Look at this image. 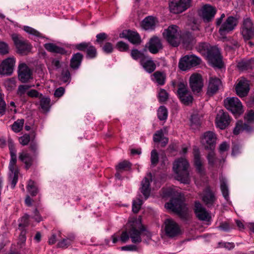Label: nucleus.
I'll return each instance as SVG.
<instances>
[{
	"instance_id": "nucleus-1",
	"label": "nucleus",
	"mask_w": 254,
	"mask_h": 254,
	"mask_svg": "<svg viewBox=\"0 0 254 254\" xmlns=\"http://www.w3.org/2000/svg\"><path fill=\"white\" fill-rule=\"evenodd\" d=\"M145 231V228L140 221L136 219L129 221L127 224V230L122 232L120 240L126 243L130 237L132 243H139L142 241L141 234Z\"/></svg>"
},
{
	"instance_id": "nucleus-2",
	"label": "nucleus",
	"mask_w": 254,
	"mask_h": 254,
	"mask_svg": "<svg viewBox=\"0 0 254 254\" xmlns=\"http://www.w3.org/2000/svg\"><path fill=\"white\" fill-rule=\"evenodd\" d=\"M195 49L201 55L206 57L214 66L219 68L223 66L222 58L220 51L216 46H210L207 43L202 42L199 43Z\"/></svg>"
},
{
	"instance_id": "nucleus-3",
	"label": "nucleus",
	"mask_w": 254,
	"mask_h": 254,
	"mask_svg": "<svg viewBox=\"0 0 254 254\" xmlns=\"http://www.w3.org/2000/svg\"><path fill=\"white\" fill-rule=\"evenodd\" d=\"M8 146L10 156V159L8 165V169L10 171L9 179L10 182L11 188L13 189L15 188L18 181L19 170L16 165L17 151L15 147L14 143L11 138L8 140Z\"/></svg>"
},
{
	"instance_id": "nucleus-4",
	"label": "nucleus",
	"mask_w": 254,
	"mask_h": 254,
	"mask_svg": "<svg viewBox=\"0 0 254 254\" xmlns=\"http://www.w3.org/2000/svg\"><path fill=\"white\" fill-rule=\"evenodd\" d=\"M225 17V14L222 13L215 22L216 26L219 27L218 32L223 39L227 38L226 35L234 31L238 24L237 18L233 16H229L223 21Z\"/></svg>"
},
{
	"instance_id": "nucleus-5",
	"label": "nucleus",
	"mask_w": 254,
	"mask_h": 254,
	"mask_svg": "<svg viewBox=\"0 0 254 254\" xmlns=\"http://www.w3.org/2000/svg\"><path fill=\"white\" fill-rule=\"evenodd\" d=\"M189 167L188 161L184 158L177 159L173 163V168L176 174V179L183 184H188L190 182Z\"/></svg>"
},
{
	"instance_id": "nucleus-6",
	"label": "nucleus",
	"mask_w": 254,
	"mask_h": 254,
	"mask_svg": "<svg viewBox=\"0 0 254 254\" xmlns=\"http://www.w3.org/2000/svg\"><path fill=\"white\" fill-rule=\"evenodd\" d=\"M165 206L166 208L177 213L182 220L186 221L189 219L190 216L188 213V208L181 198H173Z\"/></svg>"
},
{
	"instance_id": "nucleus-7",
	"label": "nucleus",
	"mask_w": 254,
	"mask_h": 254,
	"mask_svg": "<svg viewBox=\"0 0 254 254\" xmlns=\"http://www.w3.org/2000/svg\"><path fill=\"white\" fill-rule=\"evenodd\" d=\"M164 39L173 47L179 46L181 41V34L178 26L171 25L163 32Z\"/></svg>"
},
{
	"instance_id": "nucleus-8",
	"label": "nucleus",
	"mask_w": 254,
	"mask_h": 254,
	"mask_svg": "<svg viewBox=\"0 0 254 254\" xmlns=\"http://www.w3.org/2000/svg\"><path fill=\"white\" fill-rule=\"evenodd\" d=\"M201 62V60L200 58L194 55H188L181 59L179 67L181 70L186 71L200 64Z\"/></svg>"
},
{
	"instance_id": "nucleus-9",
	"label": "nucleus",
	"mask_w": 254,
	"mask_h": 254,
	"mask_svg": "<svg viewBox=\"0 0 254 254\" xmlns=\"http://www.w3.org/2000/svg\"><path fill=\"white\" fill-rule=\"evenodd\" d=\"M11 38L18 53L26 55L30 51L32 48L31 45L20 35L13 34L11 35Z\"/></svg>"
},
{
	"instance_id": "nucleus-10",
	"label": "nucleus",
	"mask_w": 254,
	"mask_h": 254,
	"mask_svg": "<svg viewBox=\"0 0 254 254\" xmlns=\"http://www.w3.org/2000/svg\"><path fill=\"white\" fill-rule=\"evenodd\" d=\"M191 2L192 0H170V12L175 14L183 12L191 6Z\"/></svg>"
},
{
	"instance_id": "nucleus-11",
	"label": "nucleus",
	"mask_w": 254,
	"mask_h": 254,
	"mask_svg": "<svg viewBox=\"0 0 254 254\" xmlns=\"http://www.w3.org/2000/svg\"><path fill=\"white\" fill-rule=\"evenodd\" d=\"M224 105L234 114L240 115L243 112L242 104L237 97L227 98L224 100Z\"/></svg>"
},
{
	"instance_id": "nucleus-12",
	"label": "nucleus",
	"mask_w": 254,
	"mask_h": 254,
	"mask_svg": "<svg viewBox=\"0 0 254 254\" xmlns=\"http://www.w3.org/2000/svg\"><path fill=\"white\" fill-rule=\"evenodd\" d=\"M241 33L245 41H249L254 37V25L250 18L244 19Z\"/></svg>"
},
{
	"instance_id": "nucleus-13",
	"label": "nucleus",
	"mask_w": 254,
	"mask_h": 254,
	"mask_svg": "<svg viewBox=\"0 0 254 254\" xmlns=\"http://www.w3.org/2000/svg\"><path fill=\"white\" fill-rule=\"evenodd\" d=\"M216 135L211 131L204 132L201 138V143L205 149L214 150L216 144Z\"/></svg>"
},
{
	"instance_id": "nucleus-14",
	"label": "nucleus",
	"mask_w": 254,
	"mask_h": 254,
	"mask_svg": "<svg viewBox=\"0 0 254 254\" xmlns=\"http://www.w3.org/2000/svg\"><path fill=\"white\" fill-rule=\"evenodd\" d=\"M164 230L166 236L173 238L181 233L179 225L173 219H167L164 222Z\"/></svg>"
},
{
	"instance_id": "nucleus-15",
	"label": "nucleus",
	"mask_w": 254,
	"mask_h": 254,
	"mask_svg": "<svg viewBox=\"0 0 254 254\" xmlns=\"http://www.w3.org/2000/svg\"><path fill=\"white\" fill-rule=\"evenodd\" d=\"M75 49L86 52V57L88 59H94L97 57V49L90 42H81L74 45Z\"/></svg>"
},
{
	"instance_id": "nucleus-16",
	"label": "nucleus",
	"mask_w": 254,
	"mask_h": 254,
	"mask_svg": "<svg viewBox=\"0 0 254 254\" xmlns=\"http://www.w3.org/2000/svg\"><path fill=\"white\" fill-rule=\"evenodd\" d=\"M178 96L181 101L185 105H189L193 101V97L189 91L187 85L180 82L178 84Z\"/></svg>"
},
{
	"instance_id": "nucleus-17",
	"label": "nucleus",
	"mask_w": 254,
	"mask_h": 254,
	"mask_svg": "<svg viewBox=\"0 0 254 254\" xmlns=\"http://www.w3.org/2000/svg\"><path fill=\"white\" fill-rule=\"evenodd\" d=\"M231 118L227 112L223 110L218 112L215 119V124L217 127L224 129L229 126Z\"/></svg>"
},
{
	"instance_id": "nucleus-18",
	"label": "nucleus",
	"mask_w": 254,
	"mask_h": 254,
	"mask_svg": "<svg viewBox=\"0 0 254 254\" xmlns=\"http://www.w3.org/2000/svg\"><path fill=\"white\" fill-rule=\"evenodd\" d=\"M189 83L190 87L194 93H199L201 91L203 83L200 74H192L190 77Z\"/></svg>"
},
{
	"instance_id": "nucleus-19",
	"label": "nucleus",
	"mask_w": 254,
	"mask_h": 254,
	"mask_svg": "<svg viewBox=\"0 0 254 254\" xmlns=\"http://www.w3.org/2000/svg\"><path fill=\"white\" fill-rule=\"evenodd\" d=\"M15 62L13 58H8L4 60L0 65V74L1 75H11L13 71Z\"/></svg>"
},
{
	"instance_id": "nucleus-20",
	"label": "nucleus",
	"mask_w": 254,
	"mask_h": 254,
	"mask_svg": "<svg viewBox=\"0 0 254 254\" xmlns=\"http://www.w3.org/2000/svg\"><path fill=\"white\" fill-rule=\"evenodd\" d=\"M120 37L127 39L131 43L134 45H139L141 42L139 34L136 31L130 30H124L120 34Z\"/></svg>"
},
{
	"instance_id": "nucleus-21",
	"label": "nucleus",
	"mask_w": 254,
	"mask_h": 254,
	"mask_svg": "<svg viewBox=\"0 0 254 254\" xmlns=\"http://www.w3.org/2000/svg\"><path fill=\"white\" fill-rule=\"evenodd\" d=\"M216 13V8L207 4L203 5L201 9V16L204 21L206 22L211 21L214 18Z\"/></svg>"
},
{
	"instance_id": "nucleus-22",
	"label": "nucleus",
	"mask_w": 254,
	"mask_h": 254,
	"mask_svg": "<svg viewBox=\"0 0 254 254\" xmlns=\"http://www.w3.org/2000/svg\"><path fill=\"white\" fill-rule=\"evenodd\" d=\"M201 198L202 201L207 207L213 206L216 200L215 194L209 187H207L204 189Z\"/></svg>"
},
{
	"instance_id": "nucleus-23",
	"label": "nucleus",
	"mask_w": 254,
	"mask_h": 254,
	"mask_svg": "<svg viewBox=\"0 0 254 254\" xmlns=\"http://www.w3.org/2000/svg\"><path fill=\"white\" fill-rule=\"evenodd\" d=\"M194 211L196 217L200 220L207 221L210 218L209 213L199 201L195 202Z\"/></svg>"
},
{
	"instance_id": "nucleus-24",
	"label": "nucleus",
	"mask_w": 254,
	"mask_h": 254,
	"mask_svg": "<svg viewBox=\"0 0 254 254\" xmlns=\"http://www.w3.org/2000/svg\"><path fill=\"white\" fill-rule=\"evenodd\" d=\"M147 176L144 177L141 181L140 188V191L145 199H147L150 194V183L152 182L151 173H148Z\"/></svg>"
},
{
	"instance_id": "nucleus-25",
	"label": "nucleus",
	"mask_w": 254,
	"mask_h": 254,
	"mask_svg": "<svg viewBox=\"0 0 254 254\" xmlns=\"http://www.w3.org/2000/svg\"><path fill=\"white\" fill-rule=\"evenodd\" d=\"M18 78L23 83L31 78V72L25 64H21L18 67Z\"/></svg>"
},
{
	"instance_id": "nucleus-26",
	"label": "nucleus",
	"mask_w": 254,
	"mask_h": 254,
	"mask_svg": "<svg viewBox=\"0 0 254 254\" xmlns=\"http://www.w3.org/2000/svg\"><path fill=\"white\" fill-rule=\"evenodd\" d=\"M249 90V84L248 81L246 80H241L236 86L237 94L240 97L247 96Z\"/></svg>"
},
{
	"instance_id": "nucleus-27",
	"label": "nucleus",
	"mask_w": 254,
	"mask_h": 254,
	"mask_svg": "<svg viewBox=\"0 0 254 254\" xmlns=\"http://www.w3.org/2000/svg\"><path fill=\"white\" fill-rule=\"evenodd\" d=\"M193 154L194 156V165L197 171L200 174H203L204 172V169L202 165L199 149L197 147L194 146L193 147Z\"/></svg>"
},
{
	"instance_id": "nucleus-28",
	"label": "nucleus",
	"mask_w": 254,
	"mask_h": 254,
	"mask_svg": "<svg viewBox=\"0 0 254 254\" xmlns=\"http://www.w3.org/2000/svg\"><path fill=\"white\" fill-rule=\"evenodd\" d=\"M221 84V81L219 78L216 77L210 78L207 94L209 96H212L216 93Z\"/></svg>"
},
{
	"instance_id": "nucleus-29",
	"label": "nucleus",
	"mask_w": 254,
	"mask_h": 254,
	"mask_svg": "<svg viewBox=\"0 0 254 254\" xmlns=\"http://www.w3.org/2000/svg\"><path fill=\"white\" fill-rule=\"evenodd\" d=\"M157 22L156 18L152 16H148L142 21L141 26L145 30H152L155 29Z\"/></svg>"
},
{
	"instance_id": "nucleus-30",
	"label": "nucleus",
	"mask_w": 254,
	"mask_h": 254,
	"mask_svg": "<svg viewBox=\"0 0 254 254\" xmlns=\"http://www.w3.org/2000/svg\"><path fill=\"white\" fill-rule=\"evenodd\" d=\"M18 158L24 164L26 170H28L33 165L34 161V158L25 151L20 152Z\"/></svg>"
},
{
	"instance_id": "nucleus-31",
	"label": "nucleus",
	"mask_w": 254,
	"mask_h": 254,
	"mask_svg": "<svg viewBox=\"0 0 254 254\" xmlns=\"http://www.w3.org/2000/svg\"><path fill=\"white\" fill-rule=\"evenodd\" d=\"M162 49L160 39L157 37H153L149 41L148 50L152 54H156Z\"/></svg>"
},
{
	"instance_id": "nucleus-32",
	"label": "nucleus",
	"mask_w": 254,
	"mask_h": 254,
	"mask_svg": "<svg viewBox=\"0 0 254 254\" xmlns=\"http://www.w3.org/2000/svg\"><path fill=\"white\" fill-rule=\"evenodd\" d=\"M140 64L148 73L153 72L156 69V64L151 58L146 57L144 59L140 61Z\"/></svg>"
},
{
	"instance_id": "nucleus-33",
	"label": "nucleus",
	"mask_w": 254,
	"mask_h": 254,
	"mask_svg": "<svg viewBox=\"0 0 254 254\" xmlns=\"http://www.w3.org/2000/svg\"><path fill=\"white\" fill-rule=\"evenodd\" d=\"M244 130L250 132L252 130V128L248 124L244 123L242 121H238L233 129V133L238 135Z\"/></svg>"
},
{
	"instance_id": "nucleus-34",
	"label": "nucleus",
	"mask_w": 254,
	"mask_h": 254,
	"mask_svg": "<svg viewBox=\"0 0 254 254\" xmlns=\"http://www.w3.org/2000/svg\"><path fill=\"white\" fill-rule=\"evenodd\" d=\"M83 56L80 53H76L74 54L70 61V66L73 69H78L83 60Z\"/></svg>"
},
{
	"instance_id": "nucleus-35",
	"label": "nucleus",
	"mask_w": 254,
	"mask_h": 254,
	"mask_svg": "<svg viewBox=\"0 0 254 254\" xmlns=\"http://www.w3.org/2000/svg\"><path fill=\"white\" fill-rule=\"evenodd\" d=\"M44 46L47 51L51 53L64 55L66 52L64 48L58 46L53 43H46L44 44Z\"/></svg>"
},
{
	"instance_id": "nucleus-36",
	"label": "nucleus",
	"mask_w": 254,
	"mask_h": 254,
	"mask_svg": "<svg viewBox=\"0 0 254 254\" xmlns=\"http://www.w3.org/2000/svg\"><path fill=\"white\" fill-rule=\"evenodd\" d=\"M166 74L164 72L160 71H155L152 75V80L158 85H163L166 82Z\"/></svg>"
},
{
	"instance_id": "nucleus-37",
	"label": "nucleus",
	"mask_w": 254,
	"mask_h": 254,
	"mask_svg": "<svg viewBox=\"0 0 254 254\" xmlns=\"http://www.w3.org/2000/svg\"><path fill=\"white\" fill-rule=\"evenodd\" d=\"M196 41L190 32H187L183 36V43L187 48H190Z\"/></svg>"
},
{
	"instance_id": "nucleus-38",
	"label": "nucleus",
	"mask_w": 254,
	"mask_h": 254,
	"mask_svg": "<svg viewBox=\"0 0 254 254\" xmlns=\"http://www.w3.org/2000/svg\"><path fill=\"white\" fill-rule=\"evenodd\" d=\"M26 188L28 192L32 196H36L39 192V189L36 183L32 180L28 181Z\"/></svg>"
},
{
	"instance_id": "nucleus-39",
	"label": "nucleus",
	"mask_w": 254,
	"mask_h": 254,
	"mask_svg": "<svg viewBox=\"0 0 254 254\" xmlns=\"http://www.w3.org/2000/svg\"><path fill=\"white\" fill-rule=\"evenodd\" d=\"M74 239L75 237L74 235L69 236L66 238H64L58 242L57 247L62 249H66L72 244Z\"/></svg>"
},
{
	"instance_id": "nucleus-40",
	"label": "nucleus",
	"mask_w": 254,
	"mask_h": 254,
	"mask_svg": "<svg viewBox=\"0 0 254 254\" xmlns=\"http://www.w3.org/2000/svg\"><path fill=\"white\" fill-rule=\"evenodd\" d=\"M131 163L127 160H124L120 162L116 166V170L119 171H130L131 168Z\"/></svg>"
},
{
	"instance_id": "nucleus-41",
	"label": "nucleus",
	"mask_w": 254,
	"mask_h": 254,
	"mask_svg": "<svg viewBox=\"0 0 254 254\" xmlns=\"http://www.w3.org/2000/svg\"><path fill=\"white\" fill-rule=\"evenodd\" d=\"M252 63L250 61H241L237 64L238 68L241 71L247 70L252 69Z\"/></svg>"
},
{
	"instance_id": "nucleus-42",
	"label": "nucleus",
	"mask_w": 254,
	"mask_h": 254,
	"mask_svg": "<svg viewBox=\"0 0 254 254\" xmlns=\"http://www.w3.org/2000/svg\"><path fill=\"white\" fill-rule=\"evenodd\" d=\"M157 116L160 121H166L168 117V110L164 106H161L157 111Z\"/></svg>"
},
{
	"instance_id": "nucleus-43",
	"label": "nucleus",
	"mask_w": 254,
	"mask_h": 254,
	"mask_svg": "<svg viewBox=\"0 0 254 254\" xmlns=\"http://www.w3.org/2000/svg\"><path fill=\"white\" fill-rule=\"evenodd\" d=\"M24 123V119H18L11 125V129L15 133L22 130Z\"/></svg>"
},
{
	"instance_id": "nucleus-44",
	"label": "nucleus",
	"mask_w": 254,
	"mask_h": 254,
	"mask_svg": "<svg viewBox=\"0 0 254 254\" xmlns=\"http://www.w3.org/2000/svg\"><path fill=\"white\" fill-rule=\"evenodd\" d=\"M220 189L223 197L226 200L228 201L229 199V190L225 181H221Z\"/></svg>"
},
{
	"instance_id": "nucleus-45",
	"label": "nucleus",
	"mask_w": 254,
	"mask_h": 254,
	"mask_svg": "<svg viewBox=\"0 0 254 254\" xmlns=\"http://www.w3.org/2000/svg\"><path fill=\"white\" fill-rule=\"evenodd\" d=\"M207 159L209 167L213 168L215 166L217 158L214 150L211 151L207 155Z\"/></svg>"
},
{
	"instance_id": "nucleus-46",
	"label": "nucleus",
	"mask_w": 254,
	"mask_h": 254,
	"mask_svg": "<svg viewBox=\"0 0 254 254\" xmlns=\"http://www.w3.org/2000/svg\"><path fill=\"white\" fill-rule=\"evenodd\" d=\"M131 56L134 60H140L141 61L142 59H144L147 56L143 53L137 49H133L131 51Z\"/></svg>"
},
{
	"instance_id": "nucleus-47",
	"label": "nucleus",
	"mask_w": 254,
	"mask_h": 254,
	"mask_svg": "<svg viewBox=\"0 0 254 254\" xmlns=\"http://www.w3.org/2000/svg\"><path fill=\"white\" fill-rule=\"evenodd\" d=\"M159 101L161 103L166 102L169 98V94L164 89H160L158 94Z\"/></svg>"
},
{
	"instance_id": "nucleus-48",
	"label": "nucleus",
	"mask_w": 254,
	"mask_h": 254,
	"mask_svg": "<svg viewBox=\"0 0 254 254\" xmlns=\"http://www.w3.org/2000/svg\"><path fill=\"white\" fill-rule=\"evenodd\" d=\"M62 237V233L60 231H55L52 232L51 236L49 238L48 243L50 245L54 244L57 240V237Z\"/></svg>"
},
{
	"instance_id": "nucleus-49",
	"label": "nucleus",
	"mask_w": 254,
	"mask_h": 254,
	"mask_svg": "<svg viewBox=\"0 0 254 254\" xmlns=\"http://www.w3.org/2000/svg\"><path fill=\"white\" fill-rule=\"evenodd\" d=\"M51 100L49 98H43L40 100V106L41 108L46 111L49 110Z\"/></svg>"
},
{
	"instance_id": "nucleus-50",
	"label": "nucleus",
	"mask_w": 254,
	"mask_h": 254,
	"mask_svg": "<svg viewBox=\"0 0 254 254\" xmlns=\"http://www.w3.org/2000/svg\"><path fill=\"white\" fill-rule=\"evenodd\" d=\"M142 204V201L139 198L133 200L132 205V210L134 213H137L139 211L141 206Z\"/></svg>"
},
{
	"instance_id": "nucleus-51",
	"label": "nucleus",
	"mask_w": 254,
	"mask_h": 254,
	"mask_svg": "<svg viewBox=\"0 0 254 254\" xmlns=\"http://www.w3.org/2000/svg\"><path fill=\"white\" fill-rule=\"evenodd\" d=\"M96 40L95 42L102 46L104 41L107 40L108 36V35L104 32L100 33L98 34L96 36Z\"/></svg>"
},
{
	"instance_id": "nucleus-52",
	"label": "nucleus",
	"mask_w": 254,
	"mask_h": 254,
	"mask_svg": "<svg viewBox=\"0 0 254 254\" xmlns=\"http://www.w3.org/2000/svg\"><path fill=\"white\" fill-rule=\"evenodd\" d=\"M151 163L152 167L155 166L159 160L158 154L156 150H153L151 152Z\"/></svg>"
},
{
	"instance_id": "nucleus-53",
	"label": "nucleus",
	"mask_w": 254,
	"mask_h": 254,
	"mask_svg": "<svg viewBox=\"0 0 254 254\" xmlns=\"http://www.w3.org/2000/svg\"><path fill=\"white\" fill-rule=\"evenodd\" d=\"M61 80L64 83L70 81V73L68 69L63 70L61 75Z\"/></svg>"
},
{
	"instance_id": "nucleus-54",
	"label": "nucleus",
	"mask_w": 254,
	"mask_h": 254,
	"mask_svg": "<svg viewBox=\"0 0 254 254\" xmlns=\"http://www.w3.org/2000/svg\"><path fill=\"white\" fill-rule=\"evenodd\" d=\"M24 30L27 33L35 36L36 37H41V34L37 31L36 29L29 27V26H24Z\"/></svg>"
},
{
	"instance_id": "nucleus-55",
	"label": "nucleus",
	"mask_w": 254,
	"mask_h": 254,
	"mask_svg": "<svg viewBox=\"0 0 254 254\" xmlns=\"http://www.w3.org/2000/svg\"><path fill=\"white\" fill-rule=\"evenodd\" d=\"M30 137L28 134H24L18 138V141L22 145L26 146L30 142Z\"/></svg>"
},
{
	"instance_id": "nucleus-56",
	"label": "nucleus",
	"mask_w": 254,
	"mask_h": 254,
	"mask_svg": "<svg viewBox=\"0 0 254 254\" xmlns=\"http://www.w3.org/2000/svg\"><path fill=\"white\" fill-rule=\"evenodd\" d=\"M116 47L121 52H126L128 50V44L123 41L117 42Z\"/></svg>"
},
{
	"instance_id": "nucleus-57",
	"label": "nucleus",
	"mask_w": 254,
	"mask_h": 254,
	"mask_svg": "<svg viewBox=\"0 0 254 254\" xmlns=\"http://www.w3.org/2000/svg\"><path fill=\"white\" fill-rule=\"evenodd\" d=\"M9 53L8 45L4 42H0V54L5 55Z\"/></svg>"
},
{
	"instance_id": "nucleus-58",
	"label": "nucleus",
	"mask_w": 254,
	"mask_h": 254,
	"mask_svg": "<svg viewBox=\"0 0 254 254\" xmlns=\"http://www.w3.org/2000/svg\"><path fill=\"white\" fill-rule=\"evenodd\" d=\"M6 110V103L3 100L2 94L0 93V116L5 114Z\"/></svg>"
},
{
	"instance_id": "nucleus-59",
	"label": "nucleus",
	"mask_w": 254,
	"mask_h": 254,
	"mask_svg": "<svg viewBox=\"0 0 254 254\" xmlns=\"http://www.w3.org/2000/svg\"><path fill=\"white\" fill-rule=\"evenodd\" d=\"M219 228L223 231H229L234 228V225L230 224L228 222H225L221 223L219 225Z\"/></svg>"
},
{
	"instance_id": "nucleus-60",
	"label": "nucleus",
	"mask_w": 254,
	"mask_h": 254,
	"mask_svg": "<svg viewBox=\"0 0 254 254\" xmlns=\"http://www.w3.org/2000/svg\"><path fill=\"white\" fill-rule=\"evenodd\" d=\"M113 44L110 42H106L102 47V50L106 54H110L113 51Z\"/></svg>"
},
{
	"instance_id": "nucleus-61",
	"label": "nucleus",
	"mask_w": 254,
	"mask_h": 254,
	"mask_svg": "<svg viewBox=\"0 0 254 254\" xmlns=\"http://www.w3.org/2000/svg\"><path fill=\"white\" fill-rule=\"evenodd\" d=\"M163 132L162 130H157L153 135V140L158 143L161 141L163 138Z\"/></svg>"
},
{
	"instance_id": "nucleus-62",
	"label": "nucleus",
	"mask_w": 254,
	"mask_h": 254,
	"mask_svg": "<svg viewBox=\"0 0 254 254\" xmlns=\"http://www.w3.org/2000/svg\"><path fill=\"white\" fill-rule=\"evenodd\" d=\"M30 216L28 214H25L21 219V222L19 224V228L25 227L28 225V220Z\"/></svg>"
},
{
	"instance_id": "nucleus-63",
	"label": "nucleus",
	"mask_w": 254,
	"mask_h": 254,
	"mask_svg": "<svg viewBox=\"0 0 254 254\" xmlns=\"http://www.w3.org/2000/svg\"><path fill=\"white\" fill-rule=\"evenodd\" d=\"M4 85L9 89H13L15 87V80L13 78L8 79L4 81Z\"/></svg>"
},
{
	"instance_id": "nucleus-64",
	"label": "nucleus",
	"mask_w": 254,
	"mask_h": 254,
	"mask_svg": "<svg viewBox=\"0 0 254 254\" xmlns=\"http://www.w3.org/2000/svg\"><path fill=\"white\" fill-rule=\"evenodd\" d=\"M245 119L248 123L254 121V111L253 110L250 111L246 115Z\"/></svg>"
}]
</instances>
